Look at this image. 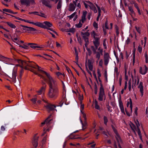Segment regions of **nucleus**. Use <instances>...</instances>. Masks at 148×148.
Instances as JSON below:
<instances>
[{"label":"nucleus","mask_w":148,"mask_h":148,"mask_svg":"<svg viewBox=\"0 0 148 148\" xmlns=\"http://www.w3.org/2000/svg\"><path fill=\"white\" fill-rule=\"evenodd\" d=\"M36 67L39 71L43 74H45L48 78L47 83L49 86L48 96L50 98L56 99L59 95V89L57 82L53 79L50 74L40 69V67L37 65Z\"/></svg>","instance_id":"f257e3e1"},{"label":"nucleus","mask_w":148,"mask_h":148,"mask_svg":"<svg viewBox=\"0 0 148 148\" xmlns=\"http://www.w3.org/2000/svg\"><path fill=\"white\" fill-rule=\"evenodd\" d=\"M36 67L39 71L43 74H45L48 78L47 83L49 86L48 96L50 98L56 99L59 95V89L57 82L53 79L50 74L40 69V67L37 65Z\"/></svg>","instance_id":"f03ea898"},{"label":"nucleus","mask_w":148,"mask_h":148,"mask_svg":"<svg viewBox=\"0 0 148 148\" xmlns=\"http://www.w3.org/2000/svg\"><path fill=\"white\" fill-rule=\"evenodd\" d=\"M15 61L19 64V66L21 68H24L25 70L30 69L29 67L37 68L36 67V65H35L34 62H28L20 59H15Z\"/></svg>","instance_id":"7ed1b4c3"},{"label":"nucleus","mask_w":148,"mask_h":148,"mask_svg":"<svg viewBox=\"0 0 148 148\" xmlns=\"http://www.w3.org/2000/svg\"><path fill=\"white\" fill-rule=\"evenodd\" d=\"M91 36L94 38L93 43L95 46L97 47L100 42V38L98 37L99 34L96 33L95 31L93 30L90 33Z\"/></svg>","instance_id":"20e7f679"},{"label":"nucleus","mask_w":148,"mask_h":148,"mask_svg":"<svg viewBox=\"0 0 148 148\" xmlns=\"http://www.w3.org/2000/svg\"><path fill=\"white\" fill-rule=\"evenodd\" d=\"M99 92V95L98 100L100 101H102L103 99H106V96L105 94L104 89H100Z\"/></svg>","instance_id":"39448f33"},{"label":"nucleus","mask_w":148,"mask_h":148,"mask_svg":"<svg viewBox=\"0 0 148 148\" xmlns=\"http://www.w3.org/2000/svg\"><path fill=\"white\" fill-rule=\"evenodd\" d=\"M45 106L48 112L54 110V108L56 107V106L49 103L46 104L45 105Z\"/></svg>","instance_id":"423d86ee"},{"label":"nucleus","mask_w":148,"mask_h":148,"mask_svg":"<svg viewBox=\"0 0 148 148\" xmlns=\"http://www.w3.org/2000/svg\"><path fill=\"white\" fill-rule=\"evenodd\" d=\"M52 116L51 114H50L48 118L43 122L41 123V126H43L45 124H46L47 126L50 125L51 123V121L52 119H50Z\"/></svg>","instance_id":"0eeeda50"},{"label":"nucleus","mask_w":148,"mask_h":148,"mask_svg":"<svg viewBox=\"0 0 148 148\" xmlns=\"http://www.w3.org/2000/svg\"><path fill=\"white\" fill-rule=\"evenodd\" d=\"M81 35L83 39L84 40L85 42H89L88 37L90 34L88 32L84 33L83 32H81Z\"/></svg>","instance_id":"6e6552de"},{"label":"nucleus","mask_w":148,"mask_h":148,"mask_svg":"<svg viewBox=\"0 0 148 148\" xmlns=\"http://www.w3.org/2000/svg\"><path fill=\"white\" fill-rule=\"evenodd\" d=\"M110 58L109 55L108 53H106L104 55V64L107 66L109 60V59Z\"/></svg>","instance_id":"1a4fd4ad"},{"label":"nucleus","mask_w":148,"mask_h":148,"mask_svg":"<svg viewBox=\"0 0 148 148\" xmlns=\"http://www.w3.org/2000/svg\"><path fill=\"white\" fill-rule=\"evenodd\" d=\"M21 26L24 28H26L27 32L28 33H32V32L37 31V30L36 29L31 27H29L27 26H25L23 25H21Z\"/></svg>","instance_id":"9d476101"},{"label":"nucleus","mask_w":148,"mask_h":148,"mask_svg":"<svg viewBox=\"0 0 148 148\" xmlns=\"http://www.w3.org/2000/svg\"><path fill=\"white\" fill-rule=\"evenodd\" d=\"M115 138L117 141L118 143V146L119 148H122L120 145V144L123 143V141L119 134L116 135L115 136Z\"/></svg>","instance_id":"9b49d317"},{"label":"nucleus","mask_w":148,"mask_h":148,"mask_svg":"<svg viewBox=\"0 0 148 148\" xmlns=\"http://www.w3.org/2000/svg\"><path fill=\"white\" fill-rule=\"evenodd\" d=\"M42 4L46 6L51 8L52 7L51 5L50 4V2L49 0H41Z\"/></svg>","instance_id":"f8f14e48"},{"label":"nucleus","mask_w":148,"mask_h":148,"mask_svg":"<svg viewBox=\"0 0 148 148\" xmlns=\"http://www.w3.org/2000/svg\"><path fill=\"white\" fill-rule=\"evenodd\" d=\"M147 67L145 65L144 66V71H143L142 67H140L139 72L141 74L145 75L147 72Z\"/></svg>","instance_id":"ddd939ff"},{"label":"nucleus","mask_w":148,"mask_h":148,"mask_svg":"<svg viewBox=\"0 0 148 148\" xmlns=\"http://www.w3.org/2000/svg\"><path fill=\"white\" fill-rule=\"evenodd\" d=\"M40 23L42 24H40L41 26V27L40 26H38V27H40L43 29H47L48 30H49L52 31L53 32L56 34L57 35V32L55 31L52 29L51 28H50V27H47L46 26L43 25V23H42L40 22Z\"/></svg>","instance_id":"4468645a"},{"label":"nucleus","mask_w":148,"mask_h":148,"mask_svg":"<svg viewBox=\"0 0 148 148\" xmlns=\"http://www.w3.org/2000/svg\"><path fill=\"white\" fill-rule=\"evenodd\" d=\"M38 137H34L32 140V144L34 147L36 148L38 145Z\"/></svg>","instance_id":"2eb2a0df"},{"label":"nucleus","mask_w":148,"mask_h":148,"mask_svg":"<svg viewBox=\"0 0 148 148\" xmlns=\"http://www.w3.org/2000/svg\"><path fill=\"white\" fill-rule=\"evenodd\" d=\"M20 1L22 5H25L27 6L30 5V1L29 0H20Z\"/></svg>","instance_id":"dca6fc26"},{"label":"nucleus","mask_w":148,"mask_h":148,"mask_svg":"<svg viewBox=\"0 0 148 148\" xmlns=\"http://www.w3.org/2000/svg\"><path fill=\"white\" fill-rule=\"evenodd\" d=\"M143 82H140L139 86H138V88L140 89V91L141 94V97H142L143 95Z\"/></svg>","instance_id":"f3484780"},{"label":"nucleus","mask_w":148,"mask_h":148,"mask_svg":"<svg viewBox=\"0 0 148 148\" xmlns=\"http://www.w3.org/2000/svg\"><path fill=\"white\" fill-rule=\"evenodd\" d=\"M17 71H13L12 75V81L15 83L16 82V76Z\"/></svg>","instance_id":"a211bd4d"},{"label":"nucleus","mask_w":148,"mask_h":148,"mask_svg":"<svg viewBox=\"0 0 148 148\" xmlns=\"http://www.w3.org/2000/svg\"><path fill=\"white\" fill-rule=\"evenodd\" d=\"M24 22L29 23L30 24H31L34 25L36 26H38V27L40 26H41V25L40 24H42L40 23L39 22H37L36 23H35V22H33L29 21L28 20H25H25Z\"/></svg>","instance_id":"6ab92c4d"},{"label":"nucleus","mask_w":148,"mask_h":148,"mask_svg":"<svg viewBox=\"0 0 148 148\" xmlns=\"http://www.w3.org/2000/svg\"><path fill=\"white\" fill-rule=\"evenodd\" d=\"M28 45H30V47L33 49L41 48L42 47L40 46H37V44L35 43H29L27 44Z\"/></svg>","instance_id":"aec40b11"},{"label":"nucleus","mask_w":148,"mask_h":148,"mask_svg":"<svg viewBox=\"0 0 148 148\" xmlns=\"http://www.w3.org/2000/svg\"><path fill=\"white\" fill-rule=\"evenodd\" d=\"M76 6L73 3H70L69 5V10L70 11H73L75 10Z\"/></svg>","instance_id":"412c9836"},{"label":"nucleus","mask_w":148,"mask_h":148,"mask_svg":"<svg viewBox=\"0 0 148 148\" xmlns=\"http://www.w3.org/2000/svg\"><path fill=\"white\" fill-rule=\"evenodd\" d=\"M88 66L89 70L91 71H92L93 69V63L90 60H88Z\"/></svg>","instance_id":"4be33fe9"},{"label":"nucleus","mask_w":148,"mask_h":148,"mask_svg":"<svg viewBox=\"0 0 148 148\" xmlns=\"http://www.w3.org/2000/svg\"><path fill=\"white\" fill-rule=\"evenodd\" d=\"M43 23V25L44 24H45V25L47 27H51L53 26L52 24L49 21H45Z\"/></svg>","instance_id":"5701e85b"},{"label":"nucleus","mask_w":148,"mask_h":148,"mask_svg":"<svg viewBox=\"0 0 148 148\" xmlns=\"http://www.w3.org/2000/svg\"><path fill=\"white\" fill-rule=\"evenodd\" d=\"M90 9L93 10L95 13H96L97 12V10L96 8L95 5L93 4L92 5H89Z\"/></svg>","instance_id":"b1692460"},{"label":"nucleus","mask_w":148,"mask_h":148,"mask_svg":"<svg viewBox=\"0 0 148 148\" xmlns=\"http://www.w3.org/2000/svg\"><path fill=\"white\" fill-rule=\"evenodd\" d=\"M100 44V43L99 42L98 45H97V47L96 46H95V48L94 46H91V48L94 53H96V50L98 48V47L99 46Z\"/></svg>","instance_id":"393cba45"},{"label":"nucleus","mask_w":148,"mask_h":148,"mask_svg":"<svg viewBox=\"0 0 148 148\" xmlns=\"http://www.w3.org/2000/svg\"><path fill=\"white\" fill-rule=\"evenodd\" d=\"M95 108L97 110H100V108L98 104V102L95 99L94 101Z\"/></svg>","instance_id":"a878e982"},{"label":"nucleus","mask_w":148,"mask_h":148,"mask_svg":"<svg viewBox=\"0 0 148 148\" xmlns=\"http://www.w3.org/2000/svg\"><path fill=\"white\" fill-rule=\"evenodd\" d=\"M7 58L5 57L0 54V61L7 63Z\"/></svg>","instance_id":"bb28decb"},{"label":"nucleus","mask_w":148,"mask_h":148,"mask_svg":"<svg viewBox=\"0 0 148 148\" xmlns=\"http://www.w3.org/2000/svg\"><path fill=\"white\" fill-rule=\"evenodd\" d=\"M69 139H77L79 138V137H77L75 136H74L73 134H71L69 136Z\"/></svg>","instance_id":"cd10ccee"},{"label":"nucleus","mask_w":148,"mask_h":148,"mask_svg":"<svg viewBox=\"0 0 148 148\" xmlns=\"http://www.w3.org/2000/svg\"><path fill=\"white\" fill-rule=\"evenodd\" d=\"M135 48H134L133 50V51L132 54L133 55V64L134 65L135 62Z\"/></svg>","instance_id":"c85d7f7f"},{"label":"nucleus","mask_w":148,"mask_h":148,"mask_svg":"<svg viewBox=\"0 0 148 148\" xmlns=\"http://www.w3.org/2000/svg\"><path fill=\"white\" fill-rule=\"evenodd\" d=\"M65 31L67 32H70L71 33H74L75 31V29L73 28H70L69 29H65Z\"/></svg>","instance_id":"c756f323"},{"label":"nucleus","mask_w":148,"mask_h":148,"mask_svg":"<svg viewBox=\"0 0 148 148\" xmlns=\"http://www.w3.org/2000/svg\"><path fill=\"white\" fill-rule=\"evenodd\" d=\"M62 5V1L61 0H60L59 1L57 6V9L58 10H59L61 8Z\"/></svg>","instance_id":"7c9ffc66"},{"label":"nucleus","mask_w":148,"mask_h":148,"mask_svg":"<svg viewBox=\"0 0 148 148\" xmlns=\"http://www.w3.org/2000/svg\"><path fill=\"white\" fill-rule=\"evenodd\" d=\"M6 23L8 25L12 28H15L16 27V26L11 23L9 22H6Z\"/></svg>","instance_id":"2f4dec72"},{"label":"nucleus","mask_w":148,"mask_h":148,"mask_svg":"<svg viewBox=\"0 0 148 148\" xmlns=\"http://www.w3.org/2000/svg\"><path fill=\"white\" fill-rule=\"evenodd\" d=\"M131 128L133 130L134 133L136 134L135 130L136 129V127L135 125L133 123L132 124V125L131 126Z\"/></svg>","instance_id":"473e14b6"},{"label":"nucleus","mask_w":148,"mask_h":148,"mask_svg":"<svg viewBox=\"0 0 148 148\" xmlns=\"http://www.w3.org/2000/svg\"><path fill=\"white\" fill-rule=\"evenodd\" d=\"M23 74H19V79L18 78V81L17 82V83H16V84L17 85H18V86H19L20 84V80L22 78V76L23 75Z\"/></svg>","instance_id":"72a5a7b5"},{"label":"nucleus","mask_w":148,"mask_h":148,"mask_svg":"<svg viewBox=\"0 0 148 148\" xmlns=\"http://www.w3.org/2000/svg\"><path fill=\"white\" fill-rule=\"evenodd\" d=\"M3 10L4 12H6L10 13H14V12H13V11H12L10 9L5 8V9H3Z\"/></svg>","instance_id":"f704fd0d"},{"label":"nucleus","mask_w":148,"mask_h":148,"mask_svg":"<svg viewBox=\"0 0 148 148\" xmlns=\"http://www.w3.org/2000/svg\"><path fill=\"white\" fill-rule=\"evenodd\" d=\"M119 106L120 107L123 106V105L122 102L121 100V96L120 95V98H119Z\"/></svg>","instance_id":"c9c22d12"},{"label":"nucleus","mask_w":148,"mask_h":148,"mask_svg":"<svg viewBox=\"0 0 148 148\" xmlns=\"http://www.w3.org/2000/svg\"><path fill=\"white\" fill-rule=\"evenodd\" d=\"M128 9L129 11L131 12L132 14H135V13L134 11L132 8L131 6H128Z\"/></svg>","instance_id":"e433bc0d"},{"label":"nucleus","mask_w":148,"mask_h":148,"mask_svg":"<svg viewBox=\"0 0 148 148\" xmlns=\"http://www.w3.org/2000/svg\"><path fill=\"white\" fill-rule=\"evenodd\" d=\"M111 127L112 128V129L114 132V133L116 135H117V134H118L119 133H118L117 131V130L116 129L115 127H114V126L113 125H111Z\"/></svg>","instance_id":"4c0bfd02"},{"label":"nucleus","mask_w":148,"mask_h":148,"mask_svg":"<svg viewBox=\"0 0 148 148\" xmlns=\"http://www.w3.org/2000/svg\"><path fill=\"white\" fill-rule=\"evenodd\" d=\"M98 80H99V82H100L99 84L100 86V89H103L104 88L103 87V85L102 84V82L101 80V79L99 78Z\"/></svg>","instance_id":"58836bf2"},{"label":"nucleus","mask_w":148,"mask_h":148,"mask_svg":"<svg viewBox=\"0 0 148 148\" xmlns=\"http://www.w3.org/2000/svg\"><path fill=\"white\" fill-rule=\"evenodd\" d=\"M96 6L97 7L98 10V15L99 16H101V10L100 8L99 7L98 5L96 3H95Z\"/></svg>","instance_id":"ea45409f"},{"label":"nucleus","mask_w":148,"mask_h":148,"mask_svg":"<svg viewBox=\"0 0 148 148\" xmlns=\"http://www.w3.org/2000/svg\"><path fill=\"white\" fill-rule=\"evenodd\" d=\"M37 99V97L36 95H35L34 96V98H32L31 99L33 103H36V101Z\"/></svg>","instance_id":"a19ab883"},{"label":"nucleus","mask_w":148,"mask_h":148,"mask_svg":"<svg viewBox=\"0 0 148 148\" xmlns=\"http://www.w3.org/2000/svg\"><path fill=\"white\" fill-rule=\"evenodd\" d=\"M103 120L104 124L105 125H107V123L108 122V119H107V117H106L105 116H104L103 117Z\"/></svg>","instance_id":"79ce46f5"},{"label":"nucleus","mask_w":148,"mask_h":148,"mask_svg":"<svg viewBox=\"0 0 148 148\" xmlns=\"http://www.w3.org/2000/svg\"><path fill=\"white\" fill-rule=\"evenodd\" d=\"M106 106L107 107L108 111L111 112L112 111V110L110 109L111 107L109 105L108 103L106 105Z\"/></svg>","instance_id":"37998d69"},{"label":"nucleus","mask_w":148,"mask_h":148,"mask_svg":"<svg viewBox=\"0 0 148 148\" xmlns=\"http://www.w3.org/2000/svg\"><path fill=\"white\" fill-rule=\"evenodd\" d=\"M138 134L140 138L142 140V136L141 133L140 131L139 128H137Z\"/></svg>","instance_id":"c03bdc74"},{"label":"nucleus","mask_w":148,"mask_h":148,"mask_svg":"<svg viewBox=\"0 0 148 148\" xmlns=\"http://www.w3.org/2000/svg\"><path fill=\"white\" fill-rule=\"evenodd\" d=\"M37 75H38L41 78H42L47 83V80H48V78H47V79H46V78H45L42 75H40V74H38L37 73Z\"/></svg>","instance_id":"a18cd8bd"},{"label":"nucleus","mask_w":148,"mask_h":148,"mask_svg":"<svg viewBox=\"0 0 148 148\" xmlns=\"http://www.w3.org/2000/svg\"><path fill=\"white\" fill-rule=\"evenodd\" d=\"M97 73L98 74V79L100 78V77H101V73L100 70V69H97Z\"/></svg>","instance_id":"49530a36"},{"label":"nucleus","mask_w":148,"mask_h":148,"mask_svg":"<svg viewBox=\"0 0 148 148\" xmlns=\"http://www.w3.org/2000/svg\"><path fill=\"white\" fill-rule=\"evenodd\" d=\"M93 76H94V78H95L96 81H97V83L98 84H99V82H98V80L97 79V77L96 74L95 73V71H93Z\"/></svg>","instance_id":"de8ad7c7"},{"label":"nucleus","mask_w":148,"mask_h":148,"mask_svg":"<svg viewBox=\"0 0 148 148\" xmlns=\"http://www.w3.org/2000/svg\"><path fill=\"white\" fill-rule=\"evenodd\" d=\"M131 79H130L129 82H128V84H129V86H128V88L129 90L130 91L131 90Z\"/></svg>","instance_id":"09e8293b"},{"label":"nucleus","mask_w":148,"mask_h":148,"mask_svg":"<svg viewBox=\"0 0 148 148\" xmlns=\"http://www.w3.org/2000/svg\"><path fill=\"white\" fill-rule=\"evenodd\" d=\"M19 47H21L23 48H24L25 49H28V47L27 46V45H20L19 46Z\"/></svg>","instance_id":"8fccbe9b"},{"label":"nucleus","mask_w":148,"mask_h":148,"mask_svg":"<svg viewBox=\"0 0 148 148\" xmlns=\"http://www.w3.org/2000/svg\"><path fill=\"white\" fill-rule=\"evenodd\" d=\"M138 52L140 53H141L142 52V47L140 46V45H139L138 46Z\"/></svg>","instance_id":"3c124183"},{"label":"nucleus","mask_w":148,"mask_h":148,"mask_svg":"<svg viewBox=\"0 0 148 148\" xmlns=\"http://www.w3.org/2000/svg\"><path fill=\"white\" fill-rule=\"evenodd\" d=\"M83 117L85 121H84V124H86V114L84 113H83Z\"/></svg>","instance_id":"603ef678"},{"label":"nucleus","mask_w":148,"mask_h":148,"mask_svg":"<svg viewBox=\"0 0 148 148\" xmlns=\"http://www.w3.org/2000/svg\"><path fill=\"white\" fill-rule=\"evenodd\" d=\"M96 58L99 60L100 57V55L99 52H96Z\"/></svg>","instance_id":"864d4df0"},{"label":"nucleus","mask_w":148,"mask_h":148,"mask_svg":"<svg viewBox=\"0 0 148 148\" xmlns=\"http://www.w3.org/2000/svg\"><path fill=\"white\" fill-rule=\"evenodd\" d=\"M3 13H5V14H6L8 15H10L11 16H12L13 17H14L16 19H18V20H20V19H21V18H20L18 17H16V16H14L13 15H11L9 14H8V13H5V12H3Z\"/></svg>","instance_id":"5fc2aeb1"},{"label":"nucleus","mask_w":148,"mask_h":148,"mask_svg":"<svg viewBox=\"0 0 148 148\" xmlns=\"http://www.w3.org/2000/svg\"><path fill=\"white\" fill-rule=\"evenodd\" d=\"M87 14V12L85 11L83 12L82 15V17L86 18V14Z\"/></svg>","instance_id":"6e6d98bb"},{"label":"nucleus","mask_w":148,"mask_h":148,"mask_svg":"<svg viewBox=\"0 0 148 148\" xmlns=\"http://www.w3.org/2000/svg\"><path fill=\"white\" fill-rule=\"evenodd\" d=\"M77 38L78 42L79 43L80 45H81L82 42V40L81 38V37L79 36Z\"/></svg>","instance_id":"4d7b16f0"},{"label":"nucleus","mask_w":148,"mask_h":148,"mask_svg":"<svg viewBox=\"0 0 148 148\" xmlns=\"http://www.w3.org/2000/svg\"><path fill=\"white\" fill-rule=\"evenodd\" d=\"M135 122L136 123V125L137 126V128H139V127L140 126V125L138 121L137 120H136V121H135Z\"/></svg>","instance_id":"13d9d810"},{"label":"nucleus","mask_w":148,"mask_h":148,"mask_svg":"<svg viewBox=\"0 0 148 148\" xmlns=\"http://www.w3.org/2000/svg\"><path fill=\"white\" fill-rule=\"evenodd\" d=\"M93 26L96 29L98 28V24L95 21L93 23Z\"/></svg>","instance_id":"bf43d9fd"},{"label":"nucleus","mask_w":148,"mask_h":148,"mask_svg":"<svg viewBox=\"0 0 148 148\" xmlns=\"http://www.w3.org/2000/svg\"><path fill=\"white\" fill-rule=\"evenodd\" d=\"M82 24L81 23L80 21L79 23L76 25V26L77 28H80L81 27H82Z\"/></svg>","instance_id":"052dcab7"},{"label":"nucleus","mask_w":148,"mask_h":148,"mask_svg":"<svg viewBox=\"0 0 148 148\" xmlns=\"http://www.w3.org/2000/svg\"><path fill=\"white\" fill-rule=\"evenodd\" d=\"M75 14H76L75 12L74 13H73V14H72L71 15L69 16V17L70 19H71V18H73L74 17V16H75Z\"/></svg>","instance_id":"680f3d73"},{"label":"nucleus","mask_w":148,"mask_h":148,"mask_svg":"<svg viewBox=\"0 0 148 148\" xmlns=\"http://www.w3.org/2000/svg\"><path fill=\"white\" fill-rule=\"evenodd\" d=\"M135 27L137 32L139 34H140V28L139 27H138L136 26H135Z\"/></svg>","instance_id":"e2e57ef3"},{"label":"nucleus","mask_w":148,"mask_h":148,"mask_svg":"<svg viewBox=\"0 0 148 148\" xmlns=\"http://www.w3.org/2000/svg\"><path fill=\"white\" fill-rule=\"evenodd\" d=\"M108 21H107V20L105 23V27L106 29H108L109 28L108 26Z\"/></svg>","instance_id":"0e129e2a"},{"label":"nucleus","mask_w":148,"mask_h":148,"mask_svg":"<svg viewBox=\"0 0 148 148\" xmlns=\"http://www.w3.org/2000/svg\"><path fill=\"white\" fill-rule=\"evenodd\" d=\"M79 100L80 101V104H82V100L83 99V97H82V96L81 97V96H80L79 97Z\"/></svg>","instance_id":"69168bd1"},{"label":"nucleus","mask_w":148,"mask_h":148,"mask_svg":"<svg viewBox=\"0 0 148 148\" xmlns=\"http://www.w3.org/2000/svg\"><path fill=\"white\" fill-rule=\"evenodd\" d=\"M86 49L89 55L90 56L92 53L91 51L90 48H88V47L86 48Z\"/></svg>","instance_id":"338daca9"},{"label":"nucleus","mask_w":148,"mask_h":148,"mask_svg":"<svg viewBox=\"0 0 148 148\" xmlns=\"http://www.w3.org/2000/svg\"><path fill=\"white\" fill-rule=\"evenodd\" d=\"M12 61V59L7 58V63H10Z\"/></svg>","instance_id":"774afa93"}]
</instances>
